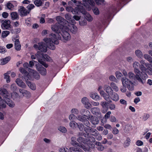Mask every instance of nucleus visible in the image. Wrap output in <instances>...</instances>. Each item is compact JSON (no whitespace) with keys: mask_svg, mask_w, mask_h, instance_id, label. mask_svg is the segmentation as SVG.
Listing matches in <instances>:
<instances>
[{"mask_svg":"<svg viewBox=\"0 0 152 152\" xmlns=\"http://www.w3.org/2000/svg\"><path fill=\"white\" fill-rule=\"evenodd\" d=\"M43 40L46 43L47 47L53 50L56 48L54 44L58 45L59 43L58 40L56 38V35L55 34H50L49 38H45Z\"/></svg>","mask_w":152,"mask_h":152,"instance_id":"1","label":"nucleus"},{"mask_svg":"<svg viewBox=\"0 0 152 152\" xmlns=\"http://www.w3.org/2000/svg\"><path fill=\"white\" fill-rule=\"evenodd\" d=\"M128 76L129 79L133 81H135L137 80L139 83L142 84L145 83V80L148 78V75L145 73L142 74L140 76L137 74L135 75L131 71L128 72Z\"/></svg>","mask_w":152,"mask_h":152,"instance_id":"2","label":"nucleus"},{"mask_svg":"<svg viewBox=\"0 0 152 152\" xmlns=\"http://www.w3.org/2000/svg\"><path fill=\"white\" fill-rule=\"evenodd\" d=\"M12 97V95H10L7 90L4 88H0V107H6V105L5 100L6 97Z\"/></svg>","mask_w":152,"mask_h":152,"instance_id":"3","label":"nucleus"},{"mask_svg":"<svg viewBox=\"0 0 152 152\" xmlns=\"http://www.w3.org/2000/svg\"><path fill=\"white\" fill-rule=\"evenodd\" d=\"M121 82L123 86H126L130 91L134 90L133 83L129 79L126 77H123L121 78Z\"/></svg>","mask_w":152,"mask_h":152,"instance_id":"4","label":"nucleus"},{"mask_svg":"<svg viewBox=\"0 0 152 152\" xmlns=\"http://www.w3.org/2000/svg\"><path fill=\"white\" fill-rule=\"evenodd\" d=\"M83 116L87 117V119L94 125L98 124L99 122L98 119L91 115L90 113L88 110L86 111V114L83 115Z\"/></svg>","mask_w":152,"mask_h":152,"instance_id":"5","label":"nucleus"},{"mask_svg":"<svg viewBox=\"0 0 152 152\" xmlns=\"http://www.w3.org/2000/svg\"><path fill=\"white\" fill-rule=\"evenodd\" d=\"M33 47L35 49H37L42 52L45 53L47 50V47L45 43L43 42H39L38 45L34 44Z\"/></svg>","mask_w":152,"mask_h":152,"instance_id":"6","label":"nucleus"},{"mask_svg":"<svg viewBox=\"0 0 152 152\" xmlns=\"http://www.w3.org/2000/svg\"><path fill=\"white\" fill-rule=\"evenodd\" d=\"M66 10L68 12H72L73 14H78V12L81 11V7L79 6L75 7V9L71 7H66Z\"/></svg>","mask_w":152,"mask_h":152,"instance_id":"7","label":"nucleus"},{"mask_svg":"<svg viewBox=\"0 0 152 152\" xmlns=\"http://www.w3.org/2000/svg\"><path fill=\"white\" fill-rule=\"evenodd\" d=\"M58 26V24L56 23L55 25H52L51 26V28L53 31L57 34V35H56V38H57V37L59 39L60 38V36L59 34L61 32Z\"/></svg>","mask_w":152,"mask_h":152,"instance_id":"8","label":"nucleus"},{"mask_svg":"<svg viewBox=\"0 0 152 152\" xmlns=\"http://www.w3.org/2000/svg\"><path fill=\"white\" fill-rule=\"evenodd\" d=\"M18 11L21 17L26 16L29 13V12L23 6L20 7Z\"/></svg>","mask_w":152,"mask_h":152,"instance_id":"9","label":"nucleus"},{"mask_svg":"<svg viewBox=\"0 0 152 152\" xmlns=\"http://www.w3.org/2000/svg\"><path fill=\"white\" fill-rule=\"evenodd\" d=\"M91 111L92 113L96 115L98 118H102L101 113L99 108L95 107L92 108L91 109Z\"/></svg>","mask_w":152,"mask_h":152,"instance_id":"10","label":"nucleus"},{"mask_svg":"<svg viewBox=\"0 0 152 152\" xmlns=\"http://www.w3.org/2000/svg\"><path fill=\"white\" fill-rule=\"evenodd\" d=\"M10 21L9 20H3L1 24V27L3 29H9L10 28Z\"/></svg>","mask_w":152,"mask_h":152,"instance_id":"11","label":"nucleus"},{"mask_svg":"<svg viewBox=\"0 0 152 152\" xmlns=\"http://www.w3.org/2000/svg\"><path fill=\"white\" fill-rule=\"evenodd\" d=\"M44 55V54L42 53L41 55L40 52L38 51L37 53L35 54L34 55H31V58L33 59H35L37 58L38 62H39V60L43 58V56Z\"/></svg>","mask_w":152,"mask_h":152,"instance_id":"12","label":"nucleus"},{"mask_svg":"<svg viewBox=\"0 0 152 152\" xmlns=\"http://www.w3.org/2000/svg\"><path fill=\"white\" fill-rule=\"evenodd\" d=\"M15 82L20 87L23 88H26V85L21 79L19 78H17L15 80Z\"/></svg>","mask_w":152,"mask_h":152,"instance_id":"13","label":"nucleus"},{"mask_svg":"<svg viewBox=\"0 0 152 152\" xmlns=\"http://www.w3.org/2000/svg\"><path fill=\"white\" fill-rule=\"evenodd\" d=\"M60 34L66 41L69 40L70 39V36L69 33L66 31H62Z\"/></svg>","mask_w":152,"mask_h":152,"instance_id":"14","label":"nucleus"},{"mask_svg":"<svg viewBox=\"0 0 152 152\" xmlns=\"http://www.w3.org/2000/svg\"><path fill=\"white\" fill-rule=\"evenodd\" d=\"M107 104L108 102H102L100 103V105L103 109L102 111L103 113H105L108 109V107L107 106Z\"/></svg>","mask_w":152,"mask_h":152,"instance_id":"15","label":"nucleus"},{"mask_svg":"<svg viewBox=\"0 0 152 152\" xmlns=\"http://www.w3.org/2000/svg\"><path fill=\"white\" fill-rule=\"evenodd\" d=\"M11 97H6V99L5 100L6 102V104L10 107H14L15 104L14 103L10 100L9 98Z\"/></svg>","mask_w":152,"mask_h":152,"instance_id":"16","label":"nucleus"},{"mask_svg":"<svg viewBox=\"0 0 152 152\" xmlns=\"http://www.w3.org/2000/svg\"><path fill=\"white\" fill-rule=\"evenodd\" d=\"M11 97H6V99L5 100L6 102V104L10 107H14L15 104L14 103L10 100L9 98Z\"/></svg>","mask_w":152,"mask_h":152,"instance_id":"17","label":"nucleus"},{"mask_svg":"<svg viewBox=\"0 0 152 152\" xmlns=\"http://www.w3.org/2000/svg\"><path fill=\"white\" fill-rule=\"evenodd\" d=\"M77 141L78 143L80 145L85 144L87 141V139L83 137H78L77 139Z\"/></svg>","mask_w":152,"mask_h":152,"instance_id":"18","label":"nucleus"},{"mask_svg":"<svg viewBox=\"0 0 152 152\" xmlns=\"http://www.w3.org/2000/svg\"><path fill=\"white\" fill-rule=\"evenodd\" d=\"M56 20L58 22V25L60 24L63 26L64 25L65 23L66 22L65 19L62 17L59 16H58L56 17Z\"/></svg>","mask_w":152,"mask_h":152,"instance_id":"19","label":"nucleus"},{"mask_svg":"<svg viewBox=\"0 0 152 152\" xmlns=\"http://www.w3.org/2000/svg\"><path fill=\"white\" fill-rule=\"evenodd\" d=\"M90 97L96 101L99 100V96L96 93L91 92L90 94Z\"/></svg>","mask_w":152,"mask_h":152,"instance_id":"20","label":"nucleus"},{"mask_svg":"<svg viewBox=\"0 0 152 152\" xmlns=\"http://www.w3.org/2000/svg\"><path fill=\"white\" fill-rule=\"evenodd\" d=\"M37 70L42 75H46L47 73L46 70V69L43 67L42 66H41L39 67H37Z\"/></svg>","mask_w":152,"mask_h":152,"instance_id":"21","label":"nucleus"},{"mask_svg":"<svg viewBox=\"0 0 152 152\" xmlns=\"http://www.w3.org/2000/svg\"><path fill=\"white\" fill-rule=\"evenodd\" d=\"M95 144L96 145V148L99 151H103L104 149V147L99 142H96Z\"/></svg>","mask_w":152,"mask_h":152,"instance_id":"22","label":"nucleus"},{"mask_svg":"<svg viewBox=\"0 0 152 152\" xmlns=\"http://www.w3.org/2000/svg\"><path fill=\"white\" fill-rule=\"evenodd\" d=\"M71 140L70 143L73 146L77 145L79 147L80 144L76 141V138L75 137H72L71 138Z\"/></svg>","mask_w":152,"mask_h":152,"instance_id":"23","label":"nucleus"},{"mask_svg":"<svg viewBox=\"0 0 152 152\" xmlns=\"http://www.w3.org/2000/svg\"><path fill=\"white\" fill-rule=\"evenodd\" d=\"M21 46L18 39H16L15 42V49L17 50H19L21 49Z\"/></svg>","mask_w":152,"mask_h":152,"instance_id":"24","label":"nucleus"},{"mask_svg":"<svg viewBox=\"0 0 152 152\" xmlns=\"http://www.w3.org/2000/svg\"><path fill=\"white\" fill-rule=\"evenodd\" d=\"M110 95L111 99L113 101L116 102L119 100V96L117 94L113 92Z\"/></svg>","mask_w":152,"mask_h":152,"instance_id":"25","label":"nucleus"},{"mask_svg":"<svg viewBox=\"0 0 152 152\" xmlns=\"http://www.w3.org/2000/svg\"><path fill=\"white\" fill-rule=\"evenodd\" d=\"M104 90L106 91V92L108 94H110L113 92V91L111 87L109 86L105 85L104 86Z\"/></svg>","mask_w":152,"mask_h":152,"instance_id":"26","label":"nucleus"},{"mask_svg":"<svg viewBox=\"0 0 152 152\" xmlns=\"http://www.w3.org/2000/svg\"><path fill=\"white\" fill-rule=\"evenodd\" d=\"M82 13L85 15V17L88 21L90 22L92 20L93 18L89 14L87 13L85 11H83Z\"/></svg>","mask_w":152,"mask_h":152,"instance_id":"27","label":"nucleus"},{"mask_svg":"<svg viewBox=\"0 0 152 152\" xmlns=\"http://www.w3.org/2000/svg\"><path fill=\"white\" fill-rule=\"evenodd\" d=\"M11 19L13 20H18L19 16L17 13L16 12H12L10 14Z\"/></svg>","mask_w":152,"mask_h":152,"instance_id":"28","label":"nucleus"},{"mask_svg":"<svg viewBox=\"0 0 152 152\" xmlns=\"http://www.w3.org/2000/svg\"><path fill=\"white\" fill-rule=\"evenodd\" d=\"M11 58L8 56L2 59L1 61V64L2 65H4L7 63L10 60Z\"/></svg>","mask_w":152,"mask_h":152,"instance_id":"29","label":"nucleus"},{"mask_svg":"<svg viewBox=\"0 0 152 152\" xmlns=\"http://www.w3.org/2000/svg\"><path fill=\"white\" fill-rule=\"evenodd\" d=\"M71 151L77 152H84L83 151L80 149V147H72L69 148Z\"/></svg>","mask_w":152,"mask_h":152,"instance_id":"30","label":"nucleus"},{"mask_svg":"<svg viewBox=\"0 0 152 152\" xmlns=\"http://www.w3.org/2000/svg\"><path fill=\"white\" fill-rule=\"evenodd\" d=\"M83 1L84 2V4H86V5H88L90 4L91 6H94L95 3L94 1L93 0H83Z\"/></svg>","mask_w":152,"mask_h":152,"instance_id":"31","label":"nucleus"},{"mask_svg":"<svg viewBox=\"0 0 152 152\" xmlns=\"http://www.w3.org/2000/svg\"><path fill=\"white\" fill-rule=\"evenodd\" d=\"M79 147L82 148L85 152H90L91 151L90 148L88 147H86L83 144L80 145L79 146Z\"/></svg>","mask_w":152,"mask_h":152,"instance_id":"32","label":"nucleus"},{"mask_svg":"<svg viewBox=\"0 0 152 152\" xmlns=\"http://www.w3.org/2000/svg\"><path fill=\"white\" fill-rule=\"evenodd\" d=\"M70 126L72 129H75L77 127V123L74 121H71L69 124Z\"/></svg>","mask_w":152,"mask_h":152,"instance_id":"33","label":"nucleus"},{"mask_svg":"<svg viewBox=\"0 0 152 152\" xmlns=\"http://www.w3.org/2000/svg\"><path fill=\"white\" fill-rule=\"evenodd\" d=\"M27 85L32 90H34L36 89V86L34 84L31 83V82H28Z\"/></svg>","mask_w":152,"mask_h":152,"instance_id":"34","label":"nucleus"},{"mask_svg":"<svg viewBox=\"0 0 152 152\" xmlns=\"http://www.w3.org/2000/svg\"><path fill=\"white\" fill-rule=\"evenodd\" d=\"M21 78L23 80H25L26 84L28 82H30L28 80H30V75H29V74H28L27 75H24L22 76Z\"/></svg>","mask_w":152,"mask_h":152,"instance_id":"35","label":"nucleus"},{"mask_svg":"<svg viewBox=\"0 0 152 152\" xmlns=\"http://www.w3.org/2000/svg\"><path fill=\"white\" fill-rule=\"evenodd\" d=\"M110 96V94H106L103 97L104 99L107 101L109 102H111L112 101L111 100Z\"/></svg>","mask_w":152,"mask_h":152,"instance_id":"36","label":"nucleus"},{"mask_svg":"<svg viewBox=\"0 0 152 152\" xmlns=\"http://www.w3.org/2000/svg\"><path fill=\"white\" fill-rule=\"evenodd\" d=\"M90 133H91L92 135L95 136L98 133V131L96 129L92 128H90Z\"/></svg>","mask_w":152,"mask_h":152,"instance_id":"37","label":"nucleus"},{"mask_svg":"<svg viewBox=\"0 0 152 152\" xmlns=\"http://www.w3.org/2000/svg\"><path fill=\"white\" fill-rule=\"evenodd\" d=\"M77 28L75 25H72V27L70 29V31L73 34H75L77 31Z\"/></svg>","mask_w":152,"mask_h":152,"instance_id":"38","label":"nucleus"},{"mask_svg":"<svg viewBox=\"0 0 152 152\" xmlns=\"http://www.w3.org/2000/svg\"><path fill=\"white\" fill-rule=\"evenodd\" d=\"M135 53L137 56L138 58H141L142 57V53L141 51L139 50H137L135 52Z\"/></svg>","mask_w":152,"mask_h":152,"instance_id":"39","label":"nucleus"},{"mask_svg":"<svg viewBox=\"0 0 152 152\" xmlns=\"http://www.w3.org/2000/svg\"><path fill=\"white\" fill-rule=\"evenodd\" d=\"M140 68L142 72H143V74L144 73L146 74V73L147 72L148 69L144 66V65H140Z\"/></svg>","mask_w":152,"mask_h":152,"instance_id":"40","label":"nucleus"},{"mask_svg":"<svg viewBox=\"0 0 152 152\" xmlns=\"http://www.w3.org/2000/svg\"><path fill=\"white\" fill-rule=\"evenodd\" d=\"M34 4L37 7H39L42 5V2L41 0H35L34 2Z\"/></svg>","mask_w":152,"mask_h":152,"instance_id":"41","label":"nucleus"},{"mask_svg":"<svg viewBox=\"0 0 152 152\" xmlns=\"http://www.w3.org/2000/svg\"><path fill=\"white\" fill-rule=\"evenodd\" d=\"M110 86L115 91H118V88L115 83H111Z\"/></svg>","mask_w":152,"mask_h":152,"instance_id":"42","label":"nucleus"},{"mask_svg":"<svg viewBox=\"0 0 152 152\" xmlns=\"http://www.w3.org/2000/svg\"><path fill=\"white\" fill-rule=\"evenodd\" d=\"M10 34V31H2L1 34V36L3 38L6 37Z\"/></svg>","mask_w":152,"mask_h":152,"instance_id":"43","label":"nucleus"},{"mask_svg":"<svg viewBox=\"0 0 152 152\" xmlns=\"http://www.w3.org/2000/svg\"><path fill=\"white\" fill-rule=\"evenodd\" d=\"M134 72L135 75L137 74L140 76L142 75V74H143V73L141 72L138 68L134 69Z\"/></svg>","mask_w":152,"mask_h":152,"instance_id":"44","label":"nucleus"},{"mask_svg":"<svg viewBox=\"0 0 152 152\" xmlns=\"http://www.w3.org/2000/svg\"><path fill=\"white\" fill-rule=\"evenodd\" d=\"M10 89L13 92H14L16 91L17 89V86L15 83L12 84L10 86Z\"/></svg>","mask_w":152,"mask_h":152,"instance_id":"45","label":"nucleus"},{"mask_svg":"<svg viewBox=\"0 0 152 152\" xmlns=\"http://www.w3.org/2000/svg\"><path fill=\"white\" fill-rule=\"evenodd\" d=\"M77 118L79 121L83 122L86 119V118L83 116L79 115L77 117Z\"/></svg>","mask_w":152,"mask_h":152,"instance_id":"46","label":"nucleus"},{"mask_svg":"<svg viewBox=\"0 0 152 152\" xmlns=\"http://www.w3.org/2000/svg\"><path fill=\"white\" fill-rule=\"evenodd\" d=\"M72 113L73 114L77 115L79 113V110L77 109L73 108L71 111Z\"/></svg>","mask_w":152,"mask_h":152,"instance_id":"47","label":"nucleus"},{"mask_svg":"<svg viewBox=\"0 0 152 152\" xmlns=\"http://www.w3.org/2000/svg\"><path fill=\"white\" fill-rule=\"evenodd\" d=\"M77 127L79 128V130L81 131H82L84 127V125L81 123H78L77 124Z\"/></svg>","mask_w":152,"mask_h":152,"instance_id":"48","label":"nucleus"},{"mask_svg":"<svg viewBox=\"0 0 152 152\" xmlns=\"http://www.w3.org/2000/svg\"><path fill=\"white\" fill-rule=\"evenodd\" d=\"M20 72L24 75H27L28 74V72L26 71L23 68H20Z\"/></svg>","mask_w":152,"mask_h":152,"instance_id":"49","label":"nucleus"},{"mask_svg":"<svg viewBox=\"0 0 152 152\" xmlns=\"http://www.w3.org/2000/svg\"><path fill=\"white\" fill-rule=\"evenodd\" d=\"M43 58H42L41 59L39 60V62L42 65L44 66L45 67L47 68L48 66V65L47 64L44 62L42 61Z\"/></svg>","mask_w":152,"mask_h":152,"instance_id":"50","label":"nucleus"},{"mask_svg":"<svg viewBox=\"0 0 152 152\" xmlns=\"http://www.w3.org/2000/svg\"><path fill=\"white\" fill-rule=\"evenodd\" d=\"M94 13L96 15H98L99 14V12L98 9L95 7L92 9Z\"/></svg>","mask_w":152,"mask_h":152,"instance_id":"51","label":"nucleus"},{"mask_svg":"<svg viewBox=\"0 0 152 152\" xmlns=\"http://www.w3.org/2000/svg\"><path fill=\"white\" fill-rule=\"evenodd\" d=\"M34 7V6L32 4H29L27 7V8L28 9V11L29 12V13L30 12V10Z\"/></svg>","mask_w":152,"mask_h":152,"instance_id":"52","label":"nucleus"},{"mask_svg":"<svg viewBox=\"0 0 152 152\" xmlns=\"http://www.w3.org/2000/svg\"><path fill=\"white\" fill-rule=\"evenodd\" d=\"M58 130L61 132L63 133H65L67 131L66 128L62 126H60L58 128Z\"/></svg>","mask_w":152,"mask_h":152,"instance_id":"53","label":"nucleus"},{"mask_svg":"<svg viewBox=\"0 0 152 152\" xmlns=\"http://www.w3.org/2000/svg\"><path fill=\"white\" fill-rule=\"evenodd\" d=\"M33 76L35 79L38 80L40 76L37 72H33Z\"/></svg>","mask_w":152,"mask_h":152,"instance_id":"54","label":"nucleus"},{"mask_svg":"<svg viewBox=\"0 0 152 152\" xmlns=\"http://www.w3.org/2000/svg\"><path fill=\"white\" fill-rule=\"evenodd\" d=\"M140 64L137 62H134L133 64V66L134 69L138 68L139 66H140Z\"/></svg>","mask_w":152,"mask_h":152,"instance_id":"55","label":"nucleus"},{"mask_svg":"<svg viewBox=\"0 0 152 152\" xmlns=\"http://www.w3.org/2000/svg\"><path fill=\"white\" fill-rule=\"evenodd\" d=\"M65 17L66 19L69 21L72 18V16L71 14L69 13L66 14L65 15Z\"/></svg>","mask_w":152,"mask_h":152,"instance_id":"56","label":"nucleus"},{"mask_svg":"<svg viewBox=\"0 0 152 152\" xmlns=\"http://www.w3.org/2000/svg\"><path fill=\"white\" fill-rule=\"evenodd\" d=\"M79 24L80 26H84L86 25L87 22L85 20H81L79 21Z\"/></svg>","mask_w":152,"mask_h":152,"instance_id":"57","label":"nucleus"},{"mask_svg":"<svg viewBox=\"0 0 152 152\" xmlns=\"http://www.w3.org/2000/svg\"><path fill=\"white\" fill-rule=\"evenodd\" d=\"M6 50L4 47L2 46H0V53H4L6 52Z\"/></svg>","mask_w":152,"mask_h":152,"instance_id":"58","label":"nucleus"},{"mask_svg":"<svg viewBox=\"0 0 152 152\" xmlns=\"http://www.w3.org/2000/svg\"><path fill=\"white\" fill-rule=\"evenodd\" d=\"M77 117L73 114H71L69 116V119L70 120H74L75 118H76Z\"/></svg>","mask_w":152,"mask_h":152,"instance_id":"59","label":"nucleus"},{"mask_svg":"<svg viewBox=\"0 0 152 152\" xmlns=\"http://www.w3.org/2000/svg\"><path fill=\"white\" fill-rule=\"evenodd\" d=\"M98 134H96V135L95 136V138L96 140H100L102 139V137L100 134L99 132L97 133Z\"/></svg>","mask_w":152,"mask_h":152,"instance_id":"60","label":"nucleus"},{"mask_svg":"<svg viewBox=\"0 0 152 152\" xmlns=\"http://www.w3.org/2000/svg\"><path fill=\"white\" fill-rule=\"evenodd\" d=\"M144 58L148 61L152 58L151 56L147 54H145L144 55Z\"/></svg>","mask_w":152,"mask_h":152,"instance_id":"61","label":"nucleus"},{"mask_svg":"<svg viewBox=\"0 0 152 152\" xmlns=\"http://www.w3.org/2000/svg\"><path fill=\"white\" fill-rule=\"evenodd\" d=\"M77 136L78 137H82L83 136H84L86 137V134L83 132H79L77 133Z\"/></svg>","mask_w":152,"mask_h":152,"instance_id":"62","label":"nucleus"},{"mask_svg":"<svg viewBox=\"0 0 152 152\" xmlns=\"http://www.w3.org/2000/svg\"><path fill=\"white\" fill-rule=\"evenodd\" d=\"M84 123V124L87 126H90V124L89 122L87 120L86 118V119L84 120V121L83 122Z\"/></svg>","mask_w":152,"mask_h":152,"instance_id":"63","label":"nucleus"},{"mask_svg":"<svg viewBox=\"0 0 152 152\" xmlns=\"http://www.w3.org/2000/svg\"><path fill=\"white\" fill-rule=\"evenodd\" d=\"M149 117V115L148 114H145L143 116L142 119L144 121H146Z\"/></svg>","mask_w":152,"mask_h":152,"instance_id":"64","label":"nucleus"}]
</instances>
